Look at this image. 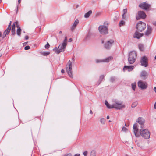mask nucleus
<instances>
[{"label":"nucleus","mask_w":156,"mask_h":156,"mask_svg":"<svg viewBox=\"0 0 156 156\" xmlns=\"http://www.w3.org/2000/svg\"><path fill=\"white\" fill-rule=\"evenodd\" d=\"M112 108L117 110H121L125 108V105L123 104V102L117 99H113L112 100Z\"/></svg>","instance_id":"nucleus-1"},{"label":"nucleus","mask_w":156,"mask_h":156,"mask_svg":"<svg viewBox=\"0 0 156 156\" xmlns=\"http://www.w3.org/2000/svg\"><path fill=\"white\" fill-rule=\"evenodd\" d=\"M67 44L64 43L60 44L58 47H55L53 49V51L56 54H58L61 52H63L66 48Z\"/></svg>","instance_id":"nucleus-2"},{"label":"nucleus","mask_w":156,"mask_h":156,"mask_svg":"<svg viewBox=\"0 0 156 156\" xmlns=\"http://www.w3.org/2000/svg\"><path fill=\"white\" fill-rule=\"evenodd\" d=\"M140 133L142 137L145 139H148L150 137V133L147 129H140Z\"/></svg>","instance_id":"nucleus-3"},{"label":"nucleus","mask_w":156,"mask_h":156,"mask_svg":"<svg viewBox=\"0 0 156 156\" xmlns=\"http://www.w3.org/2000/svg\"><path fill=\"white\" fill-rule=\"evenodd\" d=\"M146 24L144 22L140 21L136 24V27L137 31L139 32L143 31L146 28Z\"/></svg>","instance_id":"nucleus-4"},{"label":"nucleus","mask_w":156,"mask_h":156,"mask_svg":"<svg viewBox=\"0 0 156 156\" xmlns=\"http://www.w3.org/2000/svg\"><path fill=\"white\" fill-rule=\"evenodd\" d=\"M66 70L69 76L71 78L73 77L72 62L69 60L67 64Z\"/></svg>","instance_id":"nucleus-5"},{"label":"nucleus","mask_w":156,"mask_h":156,"mask_svg":"<svg viewBox=\"0 0 156 156\" xmlns=\"http://www.w3.org/2000/svg\"><path fill=\"white\" fill-rule=\"evenodd\" d=\"M98 30L100 33L103 34H106L108 33V28L104 25H100L98 27Z\"/></svg>","instance_id":"nucleus-6"},{"label":"nucleus","mask_w":156,"mask_h":156,"mask_svg":"<svg viewBox=\"0 0 156 156\" xmlns=\"http://www.w3.org/2000/svg\"><path fill=\"white\" fill-rule=\"evenodd\" d=\"M140 62L141 66L144 67H147L148 65V60L147 58L143 56L141 58Z\"/></svg>","instance_id":"nucleus-7"},{"label":"nucleus","mask_w":156,"mask_h":156,"mask_svg":"<svg viewBox=\"0 0 156 156\" xmlns=\"http://www.w3.org/2000/svg\"><path fill=\"white\" fill-rule=\"evenodd\" d=\"M146 14L143 11H138L136 16V19L137 20H138L140 18L144 19L146 17Z\"/></svg>","instance_id":"nucleus-8"},{"label":"nucleus","mask_w":156,"mask_h":156,"mask_svg":"<svg viewBox=\"0 0 156 156\" xmlns=\"http://www.w3.org/2000/svg\"><path fill=\"white\" fill-rule=\"evenodd\" d=\"M139 7L143 9L147 10L150 7V5L146 2H143L140 4L139 5Z\"/></svg>","instance_id":"nucleus-9"},{"label":"nucleus","mask_w":156,"mask_h":156,"mask_svg":"<svg viewBox=\"0 0 156 156\" xmlns=\"http://www.w3.org/2000/svg\"><path fill=\"white\" fill-rule=\"evenodd\" d=\"M113 57L112 56H109L107 58H105L104 59H96L95 60L96 63H99L102 62H108L109 61L112 60Z\"/></svg>","instance_id":"nucleus-10"},{"label":"nucleus","mask_w":156,"mask_h":156,"mask_svg":"<svg viewBox=\"0 0 156 156\" xmlns=\"http://www.w3.org/2000/svg\"><path fill=\"white\" fill-rule=\"evenodd\" d=\"M138 86L139 88L142 89H145L147 87V83L141 81H139L138 82Z\"/></svg>","instance_id":"nucleus-11"},{"label":"nucleus","mask_w":156,"mask_h":156,"mask_svg":"<svg viewBox=\"0 0 156 156\" xmlns=\"http://www.w3.org/2000/svg\"><path fill=\"white\" fill-rule=\"evenodd\" d=\"M114 41L113 40L110 39L108 41L104 44V47L106 49H108L112 46V44L113 43Z\"/></svg>","instance_id":"nucleus-12"},{"label":"nucleus","mask_w":156,"mask_h":156,"mask_svg":"<svg viewBox=\"0 0 156 156\" xmlns=\"http://www.w3.org/2000/svg\"><path fill=\"white\" fill-rule=\"evenodd\" d=\"M136 121L140 125V127L142 129H143L144 127V124L145 122L144 119L142 117H139L138 118Z\"/></svg>","instance_id":"nucleus-13"},{"label":"nucleus","mask_w":156,"mask_h":156,"mask_svg":"<svg viewBox=\"0 0 156 156\" xmlns=\"http://www.w3.org/2000/svg\"><path fill=\"white\" fill-rule=\"evenodd\" d=\"M138 31L136 30L133 36L134 38H136L138 39H140L143 35V33H140Z\"/></svg>","instance_id":"nucleus-14"},{"label":"nucleus","mask_w":156,"mask_h":156,"mask_svg":"<svg viewBox=\"0 0 156 156\" xmlns=\"http://www.w3.org/2000/svg\"><path fill=\"white\" fill-rule=\"evenodd\" d=\"M134 68L133 66H125L124 67L123 70L124 71L127 70L129 72H130Z\"/></svg>","instance_id":"nucleus-15"},{"label":"nucleus","mask_w":156,"mask_h":156,"mask_svg":"<svg viewBox=\"0 0 156 156\" xmlns=\"http://www.w3.org/2000/svg\"><path fill=\"white\" fill-rule=\"evenodd\" d=\"M136 53L134 51L130 52L129 54V56L131 57V58H134V59H136Z\"/></svg>","instance_id":"nucleus-16"},{"label":"nucleus","mask_w":156,"mask_h":156,"mask_svg":"<svg viewBox=\"0 0 156 156\" xmlns=\"http://www.w3.org/2000/svg\"><path fill=\"white\" fill-rule=\"evenodd\" d=\"M16 26L17 28V34L19 36H20L21 32V29L19 26V25L18 22H16Z\"/></svg>","instance_id":"nucleus-17"},{"label":"nucleus","mask_w":156,"mask_h":156,"mask_svg":"<svg viewBox=\"0 0 156 156\" xmlns=\"http://www.w3.org/2000/svg\"><path fill=\"white\" fill-rule=\"evenodd\" d=\"M152 28L148 25L147 30L145 33V34L146 35H148L151 32Z\"/></svg>","instance_id":"nucleus-18"},{"label":"nucleus","mask_w":156,"mask_h":156,"mask_svg":"<svg viewBox=\"0 0 156 156\" xmlns=\"http://www.w3.org/2000/svg\"><path fill=\"white\" fill-rule=\"evenodd\" d=\"M133 128L134 130V133L136 136L138 130V129L137 128V125L136 124H134L133 125Z\"/></svg>","instance_id":"nucleus-19"},{"label":"nucleus","mask_w":156,"mask_h":156,"mask_svg":"<svg viewBox=\"0 0 156 156\" xmlns=\"http://www.w3.org/2000/svg\"><path fill=\"white\" fill-rule=\"evenodd\" d=\"M136 59H134V58H133L129 56V58H128V61L129 63L130 64H133L135 61Z\"/></svg>","instance_id":"nucleus-20"},{"label":"nucleus","mask_w":156,"mask_h":156,"mask_svg":"<svg viewBox=\"0 0 156 156\" xmlns=\"http://www.w3.org/2000/svg\"><path fill=\"white\" fill-rule=\"evenodd\" d=\"M117 80V77L115 76H111L110 79V81L112 83L115 82Z\"/></svg>","instance_id":"nucleus-21"},{"label":"nucleus","mask_w":156,"mask_h":156,"mask_svg":"<svg viewBox=\"0 0 156 156\" xmlns=\"http://www.w3.org/2000/svg\"><path fill=\"white\" fill-rule=\"evenodd\" d=\"M92 13V11L91 10H90L88 11L87 13H86L84 15V17L85 18H88L90 15Z\"/></svg>","instance_id":"nucleus-22"},{"label":"nucleus","mask_w":156,"mask_h":156,"mask_svg":"<svg viewBox=\"0 0 156 156\" xmlns=\"http://www.w3.org/2000/svg\"><path fill=\"white\" fill-rule=\"evenodd\" d=\"M105 103L108 108L109 109L113 108H112V105H110L107 101H105Z\"/></svg>","instance_id":"nucleus-23"},{"label":"nucleus","mask_w":156,"mask_h":156,"mask_svg":"<svg viewBox=\"0 0 156 156\" xmlns=\"http://www.w3.org/2000/svg\"><path fill=\"white\" fill-rule=\"evenodd\" d=\"M141 77H145L147 75V73L145 70H143L141 73Z\"/></svg>","instance_id":"nucleus-24"},{"label":"nucleus","mask_w":156,"mask_h":156,"mask_svg":"<svg viewBox=\"0 0 156 156\" xmlns=\"http://www.w3.org/2000/svg\"><path fill=\"white\" fill-rule=\"evenodd\" d=\"M139 50L141 51H143L144 50V45L141 44H140L138 45Z\"/></svg>","instance_id":"nucleus-25"},{"label":"nucleus","mask_w":156,"mask_h":156,"mask_svg":"<svg viewBox=\"0 0 156 156\" xmlns=\"http://www.w3.org/2000/svg\"><path fill=\"white\" fill-rule=\"evenodd\" d=\"M91 34L90 32H89L88 34L86 35L85 38V40L87 41L91 37Z\"/></svg>","instance_id":"nucleus-26"},{"label":"nucleus","mask_w":156,"mask_h":156,"mask_svg":"<svg viewBox=\"0 0 156 156\" xmlns=\"http://www.w3.org/2000/svg\"><path fill=\"white\" fill-rule=\"evenodd\" d=\"M105 76L103 75H101L99 78L98 82H99V84H100L102 80L104 79Z\"/></svg>","instance_id":"nucleus-27"},{"label":"nucleus","mask_w":156,"mask_h":156,"mask_svg":"<svg viewBox=\"0 0 156 156\" xmlns=\"http://www.w3.org/2000/svg\"><path fill=\"white\" fill-rule=\"evenodd\" d=\"M131 86H132V88L133 89V90L135 91L136 87V83L135 82H134V83H132L131 84Z\"/></svg>","instance_id":"nucleus-28"},{"label":"nucleus","mask_w":156,"mask_h":156,"mask_svg":"<svg viewBox=\"0 0 156 156\" xmlns=\"http://www.w3.org/2000/svg\"><path fill=\"white\" fill-rule=\"evenodd\" d=\"M137 105V102H133L131 105V107L132 108H134Z\"/></svg>","instance_id":"nucleus-29"},{"label":"nucleus","mask_w":156,"mask_h":156,"mask_svg":"<svg viewBox=\"0 0 156 156\" xmlns=\"http://www.w3.org/2000/svg\"><path fill=\"white\" fill-rule=\"evenodd\" d=\"M78 23L79 20H76L75 21L73 25L74 26L76 27L77 25L78 24Z\"/></svg>","instance_id":"nucleus-30"},{"label":"nucleus","mask_w":156,"mask_h":156,"mask_svg":"<svg viewBox=\"0 0 156 156\" xmlns=\"http://www.w3.org/2000/svg\"><path fill=\"white\" fill-rule=\"evenodd\" d=\"M125 24V22L124 21L121 20L119 23V26H121L124 25Z\"/></svg>","instance_id":"nucleus-31"},{"label":"nucleus","mask_w":156,"mask_h":156,"mask_svg":"<svg viewBox=\"0 0 156 156\" xmlns=\"http://www.w3.org/2000/svg\"><path fill=\"white\" fill-rule=\"evenodd\" d=\"M11 27H8L5 31L9 34L11 30Z\"/></svg>","instance_id":"nucleus-32"},{"label":"nucleus","mask_w":156,"mask_h":156,"mask_svg":"<svg viewBox=\"0 0 156 156\" xmlns=\"http://www.w3.org/2000/svg\"><path fill=\"white\" fill-rule=\"evenodd\" d=\"M100 122L103 124H105V119L104 118H102L100 119Z\"/></svg>","instance_id":"nucleus-33"},{"label":"nucleus","mask_w":156,"mask_h":156,"mask_svg":"<svg viewBox=\"0 0 156 156\" xmlns=\"http://www.w3.org/2000/svg\"><path fill=\"white\" fill-rule=\"evenodd\" d=\"M50 54L49 52H44L42 53V55L44 56H47Z\"/></svg>","instance_id":"nucleus-34"},{"label":"nucleus","mask_w":156,"mask_h":156,"mask_svg":"<svg viewBox=\"0 0 156 156\" xmlns=\"http://www.w3.org/2000/svg\"><path fill=\"white\" fill-rule=\"evenodd\" d=\"M9 34L4 31L3 33V35H2V38H4L6 36V35H8Z\"/></svg>","instance_id":"nucleus-35"},{"label":"nucleus","mask_w":156,"mask_h":156,"mask_svg":"<svg viewBox=\"0 0 156 156\" xmlns=\"http://www.w3.org/2000/svg\"><path fill=\"white\" fill-rule=\"evenodd\" d=\"M18 22L17 21L15 22L12 25V29H15V27L16 25V23Z\"/></svg>","instance_id":"nucleus-36"},{"label":"nucleus","mask_w":156,"mask_h":156,"mask_svg":"<svg viewBox=\"0 0 156 156\" xmlns=\"http://www.w3.org/2000/svg\"><path fill=\"white\" fill-rule=\"evenodd\" d=\"M76 27L74 26L73 25H72V26L70 28V30L71 31H73Z\"/></svg>","instance_id":"nucleus-37"},{"label":"nucleus","mask_w":156,"mask_h":156,"mask_svg":"<svg viewBox=\"0 0 156 156\" xmlns=\"http://www.w3.org/2000/svg\"><path fill=\"white\" fill-rule=\"evenodd\" d=\"M50 47V45L48 43H47V44H46L45 46V48L46 49H48Z\"/></svg>","instance_id":"nucleus-38"},{"label":"nucleus","mask_w":156,"mask_h":156,"mask_svg":"<svg viewBox=\"0 0 156 156\" xmlns=\"http://www.w3.org/2000/svg\"><path fill=\"white\" fill-rule=\"evenodd\" d=\"M21 2V0H18V5H17L16 6V8H17V11L18 10V8L19 7V4Z\"/></svg>","instance_id":"nucleus-39"},{"label":"nucleus","mask_w":156,"mask_h":156,"mask_svg":"<svg viewBox=\"0 0 156 156\" xmlns=\"http://www.w3.org/2000/svg\"><path fill=\"white\" fill-rule=\"evenodd\" d=\"M11 32L13 35L15 34V29H12Z\"/></svg>","instance_id":"nucleus-40"},{"label":"nucleus","mask_w":156,"mask_h":156,"mask_svg":"<svg viewBox=\"0 0 156 156\" xmlns=\"http://www.w3.org/2000/svg\"><path fill=\"white\" fill-rule=\"evenodd\" d=\"M30 48V47L29 46H26L24 48V49L25 50H28Z\"/></svg>","instance_id":"nucleus-41"},{"label":"nucleus","mask_w":156,"mask_h":156,"mask_svg":"<svg viewBox=\"0 0 156 156\" xmlns=\"http://www.w3.org/2000/svg\"><path fill=\"white\" fill-rule=\"evenodd\" d=\"M67 37H66L65 39L64 40V41L63 43H64L66 44H67Z\"/></svg>","instance_id":"nucleus-42"},{"label":"nucleus","mask_w":156,"mask_h":156,"mask_svg":"<svg viewBox=\"0 0 156 156\" xmlns=\"http://www.w3.org/2000/svg\"><path fill=\"white\" fill-rule=\"evenodd\" d=\"M119 14L118 13V14L117 15V16H115L114 18H113V20H114V21H115V20H116L119 17Z\"/></svg>","instance_id":"nucleus-43"},{"label":"nucleus","mask_w":156,"mask_h":156,"mask_svg":"<svg viewBox=\"0 0 156 156\" xmlns=\"http://www.w3.org/2000/svg\"><path fill=\"white\" fill-rule=\"evenodd\" d=\"M127 130V129L124 126H123L122 129V130L126 132V131Z\"/></svg>","instance_id":"nucleus-44"},{"label":"nucleus","mask_w":156,"mask_h":156,"mask_svg":"<svg viewBox=\"0 0 156 156\" xmlns=\"http://www.w3.org/2000/svg\"><path fill=\"white\" fill-rule=\"evenodd\" d=\"M83 154L84 156H87V151H84L83 153Z\"/></svg>","instance_id":"nucleus-45"},{"label":"nucleus","mask_w":156,"mask_h":156,"mask_svg":"<svg viewBox=\"0 0 156 156\" xmlns=\"http://www.w3.org/2000/svg\"><path fill=\"white\" fill-rule=\"evenodd\" d=\"M123 12L124 14H126L127 12V9L126 8V9H124L123 10Z\"/></svg>","instance_id":"nucleus-46"},{"label":"nucleus","mask_w":156,"mask_h":156,"mask_svg":"<svg viewBox=\"0 0 156 156\" xmlns=\"http://www.w3.org/2000/svg\"><path fill=\"white\" fill-rule=\"evenodd\" d=\"M63 156H72V155L71 154L69 153L67 154H65Z\"/></svg>","instance_id":"nucleus-47"},{"label":"nucleus","mask_w":156,"mask_h":156,"mask_svg":"<svg viewBox=\"0 0 156 156\" xmlns=\"http://www.w3.org/2000/svg\"><path fill=\"white\" fill-rule=\"evenodd\" d=\"M25 39L26 40H28L29 39V36H26L25 37Z\"/></svg>","instance_id":"nucleus-48"},{"label":"nucleus","mask_w":156,"mask_h":156,"mask_svg":"<svg viewBox=\"0 0 156 156\" xmlns=\"http://www.w3.org/2000/svg\"><path fill=\"white\" fill-rule=\"evenodd\" d=\"M125 14L123 13V14L122 15V18L124 19H125L126 18V16H124Z\"/></svg>","instance_id":"nucleus-49"},{"label":"nucleus","mask_w":156,"mask_h":156,"mask_svg":"<svg viewBox=\"0 0 156 156\" xmlns=\"http://www.w3.org/2000/svg\"><path fill=\"white\" fill-rule=\"evenodd\" d=\"M125 14L123 13V14L122 15V18L124 19H125L126 18V16H124Z\"/></svg>","instance_id":"nucleus-50"},{"label":"nucleus","mask_w":156,"mask_h":156,"mask_svg":"<svg viewBox=\"0 0 156 156\" xmlns=\"http://www.w3.org/2000/svg\"><path fill=\"white\" fill-rule=\"evenodd\" d=\"M153 24L154 25L156 26V21H154L153 22Z\"/></svg>","instance_id":"nucleus-51"},{"label":"nucleus","mask_w":156,"mask_h":156,"mask_svg":"<svg viewBox=\"0 0 156 156\" xmlns=\"http://www.w3.org/2000/svg\"><path fill=\"white\" fill-rule=\"evenodd\" d=\"M154 108L155 109H156V102L155 103L154 105Z\"/></svg>","instance_id":"nucleus-52"},{"label":"nucleus","mask_w":156,"mask_h":156,"mask_svg":"<svg viewBox=\"0 0 156 156\" xmlns=\"http://www.w3.org/2000/svg\"><path fill=\"white\" fill-rule=\"evenodd\" d=\"M74 156H80V154H76Z\"/></svg>","instance_id":"nucleus-53"},{"label":"nucleus","mask_w":156,"mask_h":156,"mask_svg":"<svg viewBox=\"0 0 156 156\" xmlns=\"http://www.w3.org/2000/svg\"><path fill=\"white\" fill-rule=\"evenodd\" d=\"M61 72L62 73H64L65 72V71L64 69H62Z\"/></svg>","instance_id":"nucleus-54"},{"label":"nucleus","mask_w":156,"mask_h":156,"mask_svg":"<svg viewBox=\"0 0 156 156\" xmlns=\"http://www.w3.org/2000/svg\"><path fill=\"white\" fill-rule=\"evenodd\" d=\"M27 42H25L23 43V45H25L27 44Z\"/></svg>","instance_id":"nucleus-55"},{"label":"nucleus","mask_w":156,"mask_h":156,"mask_svg":"<svg viewBox=\"0 0 156 156\" xmlns=\"http://www.w3.org/2000/svg\"><path fill=\"white\" fill-rule=\"evenodd\" d=\"M154 89L155 93H156V87H154Z\"/></svg>","instance_id":"nucleus-56"},{"label":"nucleus","mask_w":156,"mask_h":156,"mask_svg":"<svg viewBox=\"0 0 156 156\" xmlns=\"http://www.w3.org/2000/svg\"><path fill=\"white\" fill-rule=\"evenodd\" d=\"M69 42H72V38H70L69 39Z\"/></svg>","instance_id":"nucleus-57"},{"label":"nucleus","mask_w":156,"mask_h":156,"mask_svg":"<svg viewBox=\"0 0 156 156\" xmlns=\"http://www.w3.org/2000/svg\"><path fill=\"white\" fill-rule=\"evenodd\" d=\"M90 113L91 114H93V112H92V111L91 110H90Z\"/></svg>","instance_id":"nucleus-58"},{"label":"nucleus","mask_w":156,"mask_h":156,"mask_svg":"<svg viewBox=\"0 0 156 156\" xmlns=\"http://www.w3.org/2000/svg\"><path fill=\"white\" fill-rule=\"evenodd\" d=\"M11 24L9 23L8 25V27H11Z\"/></svg>","instance_id":"nucleus-59"},{"label":"nucleus","mask_w":156,"mask_h":156,"mask_svg":"<svg viewBox=\"0 0 156 156\" xmlns=\"http://www.w3.org/2000/svg\"><path fill=\"white\" fill-rule=\"evenodd\" d=\"M107 119H109V116L108 115V116H107Z\"/></svg>","instance_id":"nucleus-60"},{"label":"nucleus","mask_w":156,"mask_h":156,"mask_svg":"<svg viewBox=\"0 0 156 156\" xmlns=\"http://www.w3.org/2000/svg\"><path fill=\"white\" fill-rule=\"evenodd\" d=\"M2 33L1 32H0V37H1Z\"/></svg>","instance_id":"nucleus-61"},{"label":"nucleus","mask_w":156,"mask_h":156,"mask_svg":"<svg viewBox=\"0 0 156 156\" xmlns=\"http://www.w3.org/2000/svg\"><path fill=\"white\" fill-rule=\"evenodd\" d=\"M62 33V31H59V34H61Z\"/></svg>","instance_id":"nucleus-62"},{"label":"nucleus","mask_w":156,"mask_h":156,"mask_svg":"<svg viewBox=\"0 0 156 156\" xmlns=\"http://www.w3.org/2000/svg\"><path fill=\"white\" fill-rule=\"evenodd\" d=\"M90 156H95V155H93V154H91Z\"/></svg>","instance_id":"nucleus-63"},{"label":"nucleus","mask_w":156,"mask_h":156,"mask_svg":"<svg viewBox=\"0 0 156 156\" xmlns=\"http://www.w3.org/2000/svg\"><path fill=\"white\" fill-rule=\"evenodd\" d=\"M125 156H129L127 154H125Z\"/></svg>","instance_id":"nucleus-64"}]
</instances>
